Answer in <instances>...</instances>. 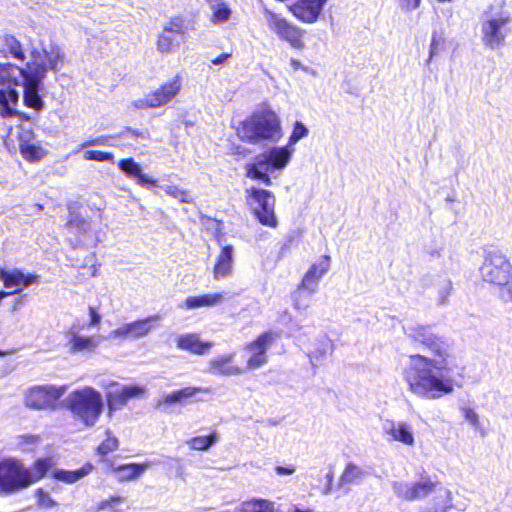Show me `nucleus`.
I'll return each instance as SVG.
<instances>
[{
	"label": "nucleus",
	"mask_w": 512,
	"mask_h": 512,
	"mask_svg": "<svg viewBox=\"0 0 512 512\" xmlns=\"http://www.w3.org/2000/svg\"><path fill=\"white\" fill-rule=\"evenodd\" d=\"M405 335L414 343L427 349L428 354H412L402 375L408 391L419 398L436 400L450 395L461 387L465 371L454 351L452 341L436 334L431 327L408 324Z\"/></svg>",
	"instance_id": "nucleus-1"
},
{
	"label": "nucleus",
	"mask_w": 512,
	"mask_h": 512,
	"mask_svg": "<svg viewBox=\"0 0 512 512\" xmlns=\"http://www.w3.org/2000/svg\"><path fill=\"white\" fill-rule=\"evenodd\" d=\"M52 466L50 458L38 459L31 468L16 458L0 459V493L10 495L41 480Z\"/></svg>",
	"instance_id": "nucleus-2"
},
{
	"label": "nucleus",
	"mask_w": 512,
	"mask_h": 512,
	"mask_svg": "<svg viewBox=\"0 0 512 512\" xmlns=\"http://www.w3.org/2000/svg\"><path fill=\"white\" fill-rule=\"evenodd\" d=\"M240 133L251 144L265 140L278 142L283 136L280 117L266 104L260 105L243 121Z\"/></svg>",
	"instance_id": "nucleus-3"
},
{
	"label": "nucleus",
	"mask_w": 512,
	"mask_h": 512,
	"mask_svg": "<svg viewBox=\"0 0 512 512\" xmlns=\"http://www.w3.org/2000/svg\"><path fill=\"white\" fill-rule=\"evenodd\" d=\"M65 406L76 421L90 428L98 422L103 412L104 399L98 390L84 386L69 393Z\"/></svg>",
	"instance_id": "nucleus-4"
},
{
	"label": "nucleus",
	"mask_w": 512,
	"mask_h": 512,
	"mask_svg": "<svg viewBox=\"0 0 512 512\" xmlns=\"http://www.w3.org/2000/svg\"><path fill=\"white\" fill-rule=\"evenodd\" d=\"M291 145L272 146L257 155L252 163L246 165V175L266 186L272 185L271 174L283 171L294 153Z\"/></svg>",
	"instance_id": "nucleus-5"
},
{
	"label": "nucleus",
	"mask_w": 512,
	"mask_h": 512,
	"mask_svg": "<svg viewBox=\"0 0 512 512\" xmlns=\"http://www.w3.org/2000/svg\"><path fill=\"white\" fill-rule=\"evenodd\" d=\"M480 274L485 282L503 287L501 298L504 301L512 300V265L504 254L499 251L488 252Z\"/></svg>",
	"instance_id": "nucleus-6"
},
{
	"label": "nucleus",
	"mask_w": 512,
	"mask_h": 512,
	"mask_svg": "<svg viewBox=\"0 0 512 512\" xmlns=\"http://www.w3.org/2000/svg\"><path fill=\"white\" fill-rule=\"evenodd\" d=\"M511 16L503 10H496L490 5L483 14L481 34L483 43L492 48H499L505 44L509 32L508 24Z\"/></svg>",
	"instance_id": "nucleus-7"
},
{
	"label": "nucleus",
	"mask_w": 512,
	"mask_h": 512,
	"mask_svg": "<svg viewBox=\"0 0 512 512\" xmlns=\"http://www.w3.org/2000/svg\"><path fill=\"white\" fill-rule=\"evenodd\" d=\"M248 204L251 206L257 220L264 226L276 228L278 219L275 214L276 199L274 194L266 189L250 187L246 190Z\"/></svg>",
	"instance_id": "nucleus-8"
},
{
	"label": "nucleus",
	"mask_w": 512,
	"mask_h": 512,
	"mask_svg": "<svg viewBox=\"0 0 512 512\" xmlns=\"http://www.w3.org/2000/svg\"><path fill=\"white\" fill-rule=\"evenodd\" d=\"M66 390V385L33 386L25 392L24 404L26 407L34 410H53Z\"/></svg>",
	"instance_id": "nucleus-9"
},
{
	"label": "nucleus",
	"mask_w": 512,
	"mask_h": 512,
	"mask_svg": "<svg viewBox=\"0 0 512 512\" xmlns=\"http://www.w3.org/2000/svg\"><path fill=\"white\" fill-rule=\"evenodd\" d=\"M182 80L179 75H175L171 80L163 83L160 87L136 99L132 102L135 109L158 108L170 103L180 92Z\"/></svg>",
	"instance_id": "nucleus-10"
},
{
	"label": "nucleus",
	"mask_w": 512,
	"mask_h": 512,
	"mask_svg": "<svg viewBox=\"0 0 512 512\" xmlns=\"http://www.w3.org/2000/svg\"><path fill=\"white\" fill-rule=\"evenodd\" d=\"M160 319L159 315H153L125 323L112 330L108 334L107 339L125 341L146 337L157 327Z\"/></svg>",
	"instance_id": "nucleus-11"
},
{
	"label": "nucleus",
	"mask_w": 512,
	"mask_h": 512,
	"mask_svg": "<svg viewBox=\"0 0 512 512\" xmlns=\"http://www.w3.org/2000/svg\"><path fill=\"white\" fill-rule=\"evenodd\" d=\"M330 256H321L316 262H314L308 271L304 274L301 283L298 286L294 298V308L297 310H305L307 305H302L298 300L297 296L300 294V290H306L309 294H314L318 290V285L321 278L330 269Z\"/></svg>",
	"instance_id": "nucleus-12"
},
{
	"label": "nucleus",
	"mask_w": 512,
	"mask_h": 512,
	"mask_svg": "<svg viewBox=\"0 0 512 512\" xmlns=\"http://www.w3.org/2000/svg\"><path fill=\"white\" fill-rule=\"evenodd\" d=\"M112 390L106 393V401L109 413L126 406L130 400L141 399L146 394L145 386L138 384L120 385L112 383Z\"/></svg>",
	"instance_id": "nucleus-13"
},
{
	"label": "nucleus",
	"mask_w": 512,
	"mask_h": 512,
	"mask_svg": "<svg viewBox=\"0 0 512 512\" xmlns=\"http://www.w3.org/2000/svg\"><path fill=\"white\" fill-rule=\"evenodd\" d=\"M44 66H37V69L30 71L28 69H19V72L23 78V100L27 107L35 110H41L43 108V101L39 95V85L43 78L44 70L41 69ZM31 68V66H27Z\"/></svg>",
	"instance_id": "nucleus-14"
},
{
	"label": "nucleus",
	"mask_w": 512,
	"mask_h": 512,
	"mask_svg": "<svg viewBox=\"0 0 512 512\" xmlns=\"http://www.w3.org/2000/svg\"><path fill=\"white\" fill-rule=\"evenodd\" d=\"M9 67L0 66V106L3 117H10L14 114L10 105H17L19 100V93L16 90L18 83L12 76Z\"/></svg>",
	"instance_id": "nucleus-15"
},
{
	"label": "nucleus",
	"mask_w": 512,
	"mask_h": 512,
	"mask_svg": "<svg viewBox=\"0 0 512 512\" xmlns=\"http://www.w3.org/2000/svg\"><path fill=\"white\" fill-rule=\"evenodd\" d=\"M381 429L383 436L388 441L399 442L408 447L415 444L414 427L407 421L384 419L381 423Z\"/></svg>",
	"instance_id": "nucleus-16"
},
{
	"label": "nucleus",
	"mask_w": 512,
	"mask_h": 512,
	"mask_svg": "<svg viewBox=\"0 0 512 512\" xmlns=\"http://www.w3.org/2000/svg\"><path fill=\"white\" fill-rule=\"evenodd\" d=\"M0 280L7 292L11 295L22 292L26 287L39 283V276L32 273H24L19 269H1Z\"/></svg>",
	"instance_id": "nucleus-17"
},
{
	"label": "nucleus",
	"mask_w": 512,
	"mask_h": 512,
	"mask_svg": "<svg viewBox=\"0 0 512 512\" xmlns=\"http://www.w3.org/2000/svg\"><path fill=\"white\" fill-rule=\"evenodd\" d=\"M274 339L273 333L266 332L245 346V350L250 354L247 360V368L249 370L258 369L267 363L266 352Z\"/></svg>",
	"instance_id": "nucleus-18"
},
{
	"label": "nucleus",
	"mask_w": 512,
	"mask_h": 512,
	"mask_svg": "<svg viewBox=\"0 0 512 512\" xmlns=\"http://www.w3.org/2000/svg\"><path fill=\"white\" fill-rule=\"evenodd\" d=\"M435 484L430 479H422L417 483L396 481L393 483L394 493L401 499L414 501L429 495Z\"/></svg>",
	"instance_id": "nucleus-19"
},
{
	"label": "nucleus",
	"mask_w": 512,
	"mask_h": 512,
	"mask_svg": "<svg viewBox=\"0 0 512 512\" xmlns=\"http://www.w3.org/2000/svg\"><path fill=\"white\" fill-rule=\"evenodd\" d=\"M234 270V248L232 245H221L213 265V278L217 281L229 278Z\"/></svg>",
	"instance_id": "nucleus-20"
},
{
	"label": "nucleus",
	"mask_w": 512,
	"mask_h": 512,
	"mask_svg": "<svg viewBox=\"0 0 512 512\" xmlns=\"http://www.w3.org/2000/svg\"><path fill=\"white\" fill-rule=\"evenodd\" d=\"M66 346L71 353L92 352L98 346L93 336H83L76 325L71 326L66 332Z\"/></svg>",
	"instance_id": "nucleus-21"
},
{
	"label": "nucleus",
	"mask_w": 512,
	"mask_h": 512,
	"mask_svg": "<svg viewBox=\"0 0 512 512\" xmlns=\"http://www.w3.org/2000/svg\"><path fill=\"white\" fill-rule=\"evenodd\" d=\"M234 354H223L213 357L208 362L207 372L215 376H236L243 370L233 364Z\"/></svg>",
	"instance_id": "nucleus-22"
},
{
	"label": "nucleus",
	"mask_w": 512,
	"mask_h": 512,
	"mask_svg": "<svg viewBox=\"0 0 512 512\" xmlns=\"http://www.w3.org/2000/svg\"><path fill=\"white\" fill-rule=\"evenodd\" d=\"M272 29L278 34V36L288 41L293 47H303L302 31L292 26L285 19L273 16L270 20Z\"/></svg>",
	"instance_id": "nucleus-23"
},
{
	"label": "nucleus",
	"mask_w": 512,
	"mask_h": 512,
	"mask_svg": "<svg viewBox=\"0 0 512 512\" xmlns=\"http://www.w3.org/2000/svg\"><path fill=\"white\" fill-rule=\"evenodd\" d=\"M327 0H298L291 7L293 14L308 23L316 21Z\"/></svg>",
	"instance_id": "nucleus-24"
},
{
	"label": "nucleus",
	"mask_w": 512,
	"mask_h": 512,
	"mask_svg": "<svg viewBox=\"0 0 512 512\" xmlns=\"http://www.w3.org/2000/svg\"><path fill=\"white\" fill-rule=\"evenodd\" d=\"M176 346L192 354L205 355L213 347V343L201 341L197 334H181L176 338Z\"/></svg>",
	"instance_id": "nucleus-25"
},
{
	"label": "nucleus",
	"mask_w": 512,
	"mask_h": 512,
	"mask_svg": "<svg viewBox=\"0 0 512 512\" xmlns=\"http://www.w3.org/2000/svg\"><path fill=\"white\" fill-rule=\"evenodd\" d=\"M119 169L129 178H134L141 186H156L157 181L142 173L141 166L133 158L121 159Z\"/></svg>",
	"instance_id": "nucleus-26"
},
{
	"label": "nucleus",
	"mask_w": 512,
	"mask_h": 512,
	"mask_svg": "<svg viewBox=\"0 0 512 512\" xmlns=\"http://www.w3.org/2000/svg\"><path fill=\"white\" fill-rule=\"evenodd\" d=\"M69 233L76 236L79 244H85L90 238L91 225L80 215L70 212L67 223L65 225Z\"/></svg>",
	"instance_id": "nucleus-27"
},
{
	"label": "nucleus",
	"mask_w": 512,
	"mask_h": 512,
	"mask_svg": "<svg viewBox=\"0 0 512 512\" xmlns=\"http://www.w3.org/2000/svg\"><path fill=\"white\" fill-rule=\"evenodd\" d=\"M93 469L94 467L91 463H85L77 470L55 469L52 472V477L65 484H74L89 475Z\"/></svg>",
	"instance_id": "nucleus-28"
},
{
	"label": "nucleus",
	"mask_w": 512,
	"mask_h": 512,
	"mask_svg": "<svg viewBox=\"0 0 512 512\" xmlns=\"http://www.w3.org/2000/svg\"><path fill=\"white\" fill-rule=\"evenodd\" d=\"M148 468V464H123L111 466V472L115 474L118 481H131L139 478Z\"/></svg>",
	"instance_id": "nucleus-29"
},
{
	"label": "nucleus",
	"mask_w": 512,
	"mask_h": 512,
	"mask_svg": "<svg viewBox=\"0 0 512 512\" xmlns=\"http://www.w3.org/2000/svg\"><path fill=\"white\" fill-rule=\"evenodd\" d=\"M224 293H210L186 298L184 305L187 309L200 307H215L223 303Z\"/></svg>",
	"instance_id": "nucleus-30"
},
{
	"label": "nucleus",
	"mask_w": 512,
	"mask_h": 512,
	"mask_svg": "<svg viewBox=\"0 0 512 512\" xmlns=\"http://www.w3.org/2000/svg\"><path fill=\"white\" fill-rule=\"evenodd\" d=\"M209 391L210 390L208 388L186 387L166 394L165 396H163L161 400H159L158 405H171L175 403H183L186 399L195 396L199 392L208 393Z\"/></svg>",
	"instance_id": "nucleus-31"
},
{
	"label": "nucleus",
	"mask_w": 512,
	"mask_h": 512,
	"mask_svg": "<svg viewBox=\"0 0 512 512\" xmlns=\"http://www.w3.org/2000/svg\"><path fill=\"white\" fill-rule=\"evenodd\" d=\"M449 42L443 30L434 31L430 43L429 61L448 52Z\"/></svg>",
	"instance_id": "nucleus-32"
},
{
	"label": "nucleus",
	"mask_w": 512,
	"mask_h": 512,
	"mask_svg": "<svg viewBox=\"0 0 512 512\" xmlns=\"http://www.w3.org/2000/svg\"><path fill=\"white\" fill-rule=\"evenodd\" d=\"M218 440V432L214 430L209 435L192 437L186 441V444L194 451H208Z\"/></svg>",
	"instance_id": "nucleus-33"
},
{
	"label": "nucleus",
	"mask_w": 512,
	"mask_h": 512,
	"mask_svg": "<svg viewBox=\"0 0 512 512\" xmlns=\"http://www.w3.org/2000/svg\"><path fill=\"white\" fill-rule=\"evenodd\" d=\"M234 512H274V507L268 500L253 499L241 503Z\"/></svg>",
	"instance_id": "nucleus-34"
},
{
	"label": "nucleus",
	"mask_w": 512,
	"mask_h": 512,
	"mask_svg": "<svg viewBox=\"0 0 512 512\" xmlns=\"http://www.w3.org/2000/svg\"><path fill=\"white\" fill-rule=\"evenodd\" d=\"M335 345L333 341L325 334L319 335L316 339V346L311 352V357L320 360L327 355H331L334 351Z\"/></svg>",
	"instance_id": "nucleus-35"
},
{
	"label": "nucleus",
	"mask_w": 512,
	"mask_h": 512,
	"mask_svg": "<svg viewBox=\"0 0 512 512\" xmlns=\"http://www.w3.org/2000/svg\"><path fill=\"white\" fill-rule=\"evenodd\" d=\"M365 476L361 467L354 463H348L340 477V484H359Z\"/></svg>",
	"instance_id": "nucleus-36"
},
{
	"label": "nucleus",
	"mask_w": 512,
	"mask_h": 512,
	"mask_svg": "<svg viewBox=\"0 0 512 512\" xmlns=\"http://www.w3.org/2000/svg\"><path fill=\"white\" fill-rule=\"evenodd\" d=\"M189 28H193L192 22L178 15L171 17L163 29L165 32L184 36Z\"/></svg>",
	"instance_id": "nucleus-37"
},
{
	"label": "nucleus",
	"mask_w": 512,
	"mask_h": 512,
	"mask_svg": "<svg viewBox=\"0 0 512 512\" xmlns=\"http://www.w3.org/2000/svg\"><path fill=\"white\" fill-rule=\"evenodd\" d=\"M3 42L11 57L19 61L25 60V53L22 49V45L13 35H4Z\"/></svg>",
	"instance_id": "nucleus-38"
},
{
	"label": "nucleus",
	"mask_w": 512,
	"mask_h": 512,
	"mask_svg": "<svg viewBox=\"0 0 512 512\" xmlns=\"http://www.w3.org/2000/svg\"><path fill=\"white\" fill-rule=\"evenodd\" d=\"M118 445V439L114 437L109 430H107L106 439L98 446L97 453L101 456H105L115 451L118 448Z\"/></svg>",
	"instance_id": "nucleus-39"
},
{
	"label": "nucleus",
	"mask_w": 512,
	"mask_h": 512,
	"mask_svg": "<svg viewBox=\"0 0 512 512\" xmlns=\"http://www.w3.org/2000/svg\"><path fill=\"white\" fill-rule=\"evenodd\" d=\"M20 152L28 161H36L43 156V150L39 146L29 143L21 144Z\"/></svg>",
	"instance_id": "nucleus-40"
},
{
	"label": "nucleus",
	"mask_w": 512,
	"mask_h": 512,
	"mask_svg": "<svg viewBox=\"0 0 512 512\" xmlns=\"http://www.w3.org/2000/svg\"><path fill=\"white\" fill-rule=\"evenodd\" d=\"M161 189L169 196L178 199L182 203H190L191 196L189 192L180 189L175 185H164Z\"/></svg>",
	"instance_id": "nucleus-41"
},
{
	"label": "nucleus",
	"mask_w": 512,
	"mask_h": 512,
	"mask_svg": "<svg viewBox=\"0 0 512 512\" xmlns=\"http://www.w3.org/2000/svg\"><path fill=\"white\" fill-rule=\"evenodd\" d=\"M231 16V9L226 3H219L213 10L211 21L213 23H220L227 21Z\"/></svg>",
	"instance_id": "nucleus-42"
},
{
	"label": "nucleus",
	"mask_w": 512,
	"mask_h": 512,
	"mask_svg": "<svg viewBox=\"0 0 512 512\" xmlns=\"http://www.w3.org/2000/svg\"><path fill=\"white\" fill-rule=\"evenodd\" d=\"M169 34V32H165L163 29L162 33L158 36L156 45L157 49L162 53L171 52L175 46V41Z\"/></svg>",
	"instance_id": "nucleus-43"
},
{
	"label": "nucleus",
	"mask_w": 512,
	"mask_h": 512,
	"mask_svg": "<svg viewBox=\"0 0 512 512\" xmlns=\"http://www.w3.org/2000/svg\"><path fill=\"white\" fill-rule=\"evenodd\" d=\"M308 135V129L307 127L301 122L296 121L292 130V133L289 137V141L287 145H291V147H294V145L301 140L302 138L306 137Z\"/></svg>",
	"instance_id": "nucleus-44"
},
{
	"label": "nucleus",
	"mask_w": 512,
	"mask_h": 512,
	"mask_svg": "<svg viewBox=\"0 0 512 512\" xmlns=\"http://www.w3.org/2000/svg\"><path fill=\"white\" fill-rule=\"evenodd\" d=\"M83 157L85 160H94L98 162L114 161V155L111 152L87 150L84 152Z\"/></svg>",
	"instance_id": "nucleus-45"
},
{
	"label": "nucleus",
	"mask_w": 512,
	"mask_h": 512,
	"mask_svg": "<svg viewBox=\"0 0 512 512\" xmlns=\"http://www.w3.org/2000/svg\"><path fill=\"white\" fill-rule=\"evenodd\" d=\"M35 496L37 498L38 505L42 508H52L56 506V502L42 488H38L35 491Z\"/></svg>",
	"instance_id": "nucleus-46"
},
{
	"label": "nucleus",
	"mask_w": 512,
	"mask_h": 512,
	"mask_svg": "<svg viewBox=\"0 0 512 512\" xmlns=\"http://www.w3.org/2000/svg\"><path fill=\"white\" fill-rule=\"evenodd\" d=\"M39 442V437L35 435H26L20 437L19 446L22 450H30L28 445H36Z\"/></svg>",
	"instance_id": "nucleus-47"
},
{
	"label": "nucleus",
	"mask_w": 512,
	"mask_h": 512,
	"mask_svg": "<svg viewBox=\"0 0 512 512\" xmlns=\"http://www.w3.org/2000/svg\"><path fill=\"white\" fill-rule=\"evenodd\" d=\"M464 417H465V420L467 422H469L474 427H477V425H478V415H477V413L473 409L466 408L464 410Z\"/></svg>",
	"instance_id": "nucleus-48"
},
{
	"label": "nucleus",
	"mask_w": 512,
	"mask_h": 512,
	"mask_svg": "<svg viewBox=\"0 0 512 512\" xmlns=\"http://www.w3.org/2000/svg\"><path fill=\"white\" fill-rule=\"evenodd\" d=\"M110 138L111 137L102 136V137H98V138H95V139H92V140H88V141H86V142H84L82 144V147L109 145L107 143V141Z\"/></svg>",
	"instance_id": "nucleus-49"
},
{
	"label": "nucleus",
	"mask_w": 512,
	"mask_h": 512,
	"mask_svg": "<svg viewBox=\"0 0 512 512\" xmlns=\"http://www.w3.org/2000/svg\"><path fill=\"white\" fill-rule=\"evenodd\" d=\"M295 470H296V468L294 465L276 466V468H275L276 474L279 476L291 475L295 472Z\"/></svg>",
	"instance_id": "nucleus-50"
},
{
	"label": "nucleus",
	"mask_w": 512,
	"mask_h": 512,
	"mask_svg": "<svg viewBox=\"0 0 512 512\" xmlns=\"http://www.w3.org/2000/svg\"><path fill=\"white\" fill-rule=\"evenodd\" d=\"M403 7L407 10L415 9L419 7L421 0H401Z\"/></svg>",
	"instance_id": "nucleus-51"
},
{
	"label": "nucleus",
	"mask_w": 512,
	"mask_h": 512,
	"mask_svg": "<svg viewBox=\"0 0 512 512\" xmlns=\"http://www.w3.org/2000/svg\"><path fill=\"white\" fill-rule=\"evenodd\" d=\"M89 312H90V317H91L90 325L91 326L98 325L100 322V319H101L100 315L92 307H90Z\"/></svg>",
	"instance_id": "nucleus-52"
},
{
	"label": "nucleus",
	"mask_w": 512,
	"mask_h": 512,
	"mask_svg": "<svg viewBox=\"0 0 512 512\" xmlns=\"http://www.w3.org/2000/svg\"><path fill=\"white\" fill-rule=\"evenodd\" d=\"M230 56H231V54H229V53H222V54L218 55L215 59L212 60V64H222Z\"/></svg>",
	"instance_id": "nucleus-53"
},
{
	"label": "nucleus",
	"mask_w": 512,
	"mask_h": 512,
	"mask_svg": "<svg viewBox=\"0 0 512 512\" xmlns=\"http://www.w3.org/2000/svg\"><path fill=\"white\" fill-rule=\"evenodd\" d=\"M122 500H123V499H122L121 497H119V496H117V497H112V498L110 499V501H109V503H108V504H109V505H112V504H114V503L122 502Z\"/></svg>",
	"instance_id": "nucleus-54"
},
{
	"label": "nucleus",
	"mask_w": 512,
	"mask_h": 512,
	"mask_svg": "<svg viewBox=\"0 0 512 512\" xmlns=\"http://www.w3.org/2000/svg\"><path fill=\"white\" fill-rule=\"evenodd\" d=\"M327 479H328L329 485H328V487L325 489V492H324L325 494H328V493H329V491H330V483L332 482L333 475H332V474H328V475H327Z\"/></svg>",
	"instance_id": "nucleus-55"
},
{
	"label": "nucleus",
	"mask_w": 512,
	"mask_h": 512,
	"mask_svg": "<svg viewBox=\"0 0 512 512\" xmlns=\"http://www.w3.org/2000/svg\"><path fill=\"white\" fill-rule=\"evenodd\" d=\"M450 289H451V285H450V283H447V284H446V287H445L446 295L442 297V300H443V301H444V299L446 298V296L449 294Z\"/></svg>",
	"instance_id": "nucleus-56"
},
{
	"label": "nucleus",
	"mask_w": 512,
	"mask_h": 512,
	"mask_svg": "<svg viewBox=\"0 0 512 512\" xmlns=\"http://www.w3.org/2000/svg\"><path fill=\"white\" fill-rule=\"evenodd\" d=\"M127 132L132 133V134H133V135H135V136H138V135H139L136 131H134V130H132V129H130V128H128V129H127Z\"/></svg>",
	"instance_id": "nucleus-57"
},
{
	"label": "nucleus",
	"mask_w": 512,
	"mask_h": 512,
	"mask_svg": "<svg viewBox=\"0 0 512 512\" xmlns=\"http://www.w3.org/2000/svg\"><path fill=\"white\" fill-rule=\"evenodd\" d=\"M294 512H311L310 510H301L299 508H295Z\"/></svg>",
	"instance_id": "nucleus-58"
},
{
	"label": "nucleus",
	"mask_w": 512,
	"mask_h": 512,
	"mask_svg": "<svg viewBox=\"0 0 512 512\" xmlns=\"http://www.w3.org/2000/svg\"><path fill=\"white\" fill-rule=\"evenodd\" d=\"M452 0H438L440 3L451 2Z\"/></svg>",
	"instance_id": "nucleus-59"
},
{
	"label": "nucleus",
	"mask_w": 512,
	"mask_h": 512,
	"mask_svg": "<svg viewBox=\"0 0 512 512\" xmlns=\"http://www.w3.org/2000/svg\"><path fill=\"white\" fill-rule=\"evenodd\" d=\"M292 64H293V65H296V64H299V62H298V61L293 60V61H292Z\"/></svg>",
	"instance_id": "nucleus-60"
},
{
	"label": "nucleus",
	"mask_w": 512,
	"mask_h": 512,
	"mask_svg": "<svg viewBox=\"0 0 512 512\" xmlns=\"http://www.w3.org/2000/svg\"><path fill=\"white\" fill-rule=\"evenodd\" d=\"M37 207H38V209H40V210L43 208V207H42V205H39V204L37 205Z\"/></svg>",
	"instance_id": "nucleus-61"
},
{
	"label": "nucleus",
	"mask_w": 512,
	"mask_h": 512,
	"mask_svg": "<svg viewBox=\"0 0 512 512\" xmlns=\"http://www.w3.org/2000/svg\"><path fill=\"white\" fill-rule=\"evenodd\" d=\"M4 355L1 351H0V356Z\"/></svg>",
	"instance_id": "nucleus-62"
}]
</instances>
